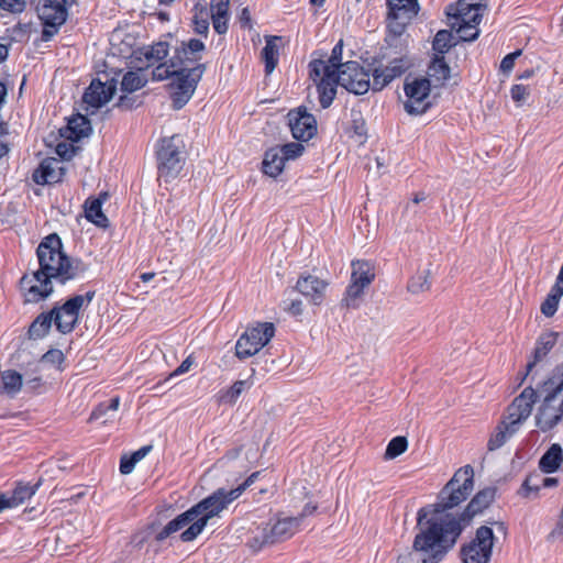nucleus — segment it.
<instances>
[{
  "mask_svg": "<svg viewBox=\"0 0 563 563\" xmlns=\"http://www.w3.org/2000/svg\"><path fill=\"white\" fill-rule=\"evenodd\" d=\"M309 77L317 86L319 102L322 109H327L333 102L336 95L338 74L330 73L322 59H313L309 63Z\"/></svg>",
  "mask_w": 563,
  "mask_h": 563,
  "instance_id": "nucleus-13",
  "label": "nucleus"
},
{
  "mask_svg": "<svg viewBox=\"0 0 563 563\" xmlns=\"http://www.w3.org/2000/svg\"><path fill=\"white\" fill-rule=\"evenodd\" d=\"M184 140L179 134L164 137L157 150V167L161 177H176L183 169Z\"/></svg>",
  "mask_w": 563,
  "mask_h": 563,
  "instance_id": "nucleus-8",
  "label": "nucleus"
},
{
  "mask_svg": "<svg viewBox=\"0 0 563 563\" xmlns=\"http://www.w3.org/2000/svg\"><path fill=\"white\" fill-rule=\"evenodd\" d=\"M135 464L136 462L131 457V455H124L120 461V472L124 475L130 474L133 471Z\"/></svg>",
  "mask_w": 563,
  "mask_h": 563,
  "instance_id": "nucleus-58",
  "label": "nucleus"
},
{
  "mask_svg": "<svg viewBox=\"0 0 563 563\" xmlns=\"http://www.w3.org/2000/svg\"><path fill=\"white\" fill-rule=\"evenodd\" d=\"M0 8L11 13H20L25 9V0H0Z\"/></svg>",
  "mask_w": 563,
  "mask_h": 563,
  "instance_id": "nucleus-54",
  "label": "nucleus"
},
{
  "mask_svg": "<svg viewBox=\"0 0 563 563\" xmlns=\"http://www.w3.org/2000/svg\"><path fill=\"white\" fill-rule=\"evenodd\" d=\"M91 131L90 121L81 114L73 115L67 123L63 136L66 139L78 141L84 136H87Z\"/></svg>",
  "mask_w": 563,
  "mask_h": 563,
  "instance_id": "nucleus-27",
  "label": "nucleus"
},
{
  "mask_svg": "<svg viewBox=\"0 0 563 563\" xmlns=\"http://www.w3.org/2000/svg\"><path fill=\"white\" fill-rule=\"evenodd\" d=\"M230 0H212L210 4L211 19L228 18Z\"/></svg>",
  "mask_w": 563,
  "mask_h": 563,
  "instance_id": "nucleus-51",
  "label": "nucleus"
},
{
  "mask_svg": "<svg viewBox=\"0 0 563 563\" xmlns=\"http://www.w3.org/2000/svg\"><path fill=\"white\" fill-rule=\"evenodd\" d=\"M285 309L294 316L301 314L302 302L301 300H291L290 303L287 305Z\"/></svg>",
  "mask_w": 563,
  "mask_h": 563,
  "instance_id": "nucleus-63",
  "label": "nucleus"
},
{
  "mask_svg": "<svg viewBox=\"0 0 563 563\" xmlns=\"http://www.w3.org/2000/svg\"><path fill=\"white\" fill-rule=\"evenodd\" d=\"M56 153L64 159H70L75 154V150L66 143H59L56 146Z\"/></svg>",
  "mask_w": 563,
  "mask_h": 563,
  "instance_id": "nucleus-59",
  "label": "nucleus"
},
{
  "mask_svg": "<svg viewBox=\"0 0 563 563\" xmlns=\"http://www.w3.org/2000/svg\"><path fill=\"white\" fill-rule=\"evenodd\" d=\"M474 488V470L471 465L459 468L438 495V500L428 509L430 518H443L452 515L450 509L465 501ZM429 519V517H427Z\"/></svg>",
  "mask_w": 563,
  "mask_h": 563,
  "instance_id": "nucleus-4",
  "label": "nucleus"
},
{
  "mask_svg": "<svg viewBox=\"0 0 563 563\" xmlns=\"http://www.w3.org/2000/svg\"><path fill=\"white\" fill-rule=\"evenodd\" d=\"M275 327L272 322H258L249 327L235 344V355L244 360L260 352L274 336Z\"/></svg>",
  "mask_w": 563,
  "mask_h": 563,
  "instance_id": "nucleus-10",
  "label": "nucleus"
},
{
  "mask_svg": "<svg viewBox=\"0 0 563 563\" xmlns=\"http://www.w3.org/2000/svg\"><path fill=\"white\" fill-rule=\"evenodd\" d=\"M300 528V518L284 517L271 519L250 529L247 547L253 552H260L266 547L291 538Z\"/></svg>",
  "mask_w": 563,
  "mask_h": 563,
  "instance_id": "nucleus-7",
  "label": "nucleus"
},
{
  "mask_svg": "<svg viewBox=\"0 0 563 563\" xmlns=\"http://www.w3.org/2000/svg\"><path fill=\"white\" fill-rule=\"evenodd\" d=\"M372 77H373L372 89L374 91L382 90L384 87H386L390 82L389 79L386 77V75H384V71H382V69L379 67H376L372 70Z\"/></svg>",
  "mask_w": 563,
  "mask_h": 563,
  "instance_id": "nucleus-52",
  "label": "nucleus"
},
{
  "mask_svg": "<svg viewBox=\"0 0 563 563\" xmlns=\"http://www.w3.org/2000/svg\"><path fill=\"white\" fill-rule=\"evenodd\" d=\"M278 37H272L266 41V45L262 51V57L265 63V73L269 75L278 63V47L275 40Z\"/></svg>",
  "mask_w": 563,
  "mask_h": 563,
  "instance_id": "nucleus-35",
  "label": "nucleus"
},
{
  "mask_svg": "<svg viewBox=\"0 0 563 563\" xmlns=\"http://www.w3.org/2000/svg\"><path fill=\"white\" fill-rule=\"evenodd\" d=\"M278 150L280 151V153L283 155L282 158L285 161H289V159H296L299 156H301L305 151V146L300 143L291 142V143H287L280 147H278Z\"/></svg>",
  "mask_w": 563,
  "mask_h": 563,
  "instance_id": "nucleus-49",
  "label": "nucleus"
},
{
  "mask_svg": "<svg viewBox=\"0 0 563 563\" xmlns=\"http://www.w3.org/2000/svg\"><path fill=\"white\" fill-rule=\"evenodd\" d=\"M205 70L206 66L198 64L192 68L180 67L179 70L176 71L169 84L175 109L183 108L190 100Z\"/></svg>",
  "mask_w": 563,
  "mask_h": 563,
  "instance_id": "nucleus-9",
  "label": "nucleus"
},
{
  "mask_svg": "<svg viewBox=\"0 0 563 563\" xmlns=\"http://www.w3.org/2000/svg\"><path fill=\"white\" fill-rule=\"evenodd\" d=\"M194 364V358L189 355L186 360L181 362V364L170 374V376H178L187 373L191 365Z\"/></svg>",
  "mask_w": 563,
  "mask_h": 563,
  "instance_id": "nucleus-60",
  "label": "nucleus"
},
{
  "mask_svg": "<svg viewBox=\"0 0 563 563\" xmlns=\"http://www.w3.org/2000/svg\"><path fill=\"white\" fill-rule=\"evenodd\" d=\"M519 427L516 426V422L510 421L508 418H504L495 431L492 433L488 442L487 449L489 451H495L501 448L510 438H512L518 431Z\"/></svg>",
  "mask_w": 563,
  "mask_h": 563,
  "instance_id": "nucleus-24",
  "label": "nucleus"
},
{
  "mask_svg": "<svg viewBox=\"0 0 563 563\" xmlns=\"http://www.w3.org/2000/svg\"><path fill=\"white\" fill-rule=\"evenodd\" d=\"M1 380L3 384V390L10 396H15L22 387V375L16 371L8 369L2 372Z\"/></svg>",
  "mask_w": 563,
  "mask_h": 563,
  "instance_id": "nucleus-34",
  "label": "nucleus"
},
{
  "mask_svg": "<svg viewBox=\"0 0 563 563\" xmlns=\"http://www.w3.org/2000/svg\"><path fill=\"white\" fill-rule=\"evenodd\" d=\"M289 128L292 136L299 141H308L317 133L316 118L299 107L288 113Z\"/></svg>",
  "mask_w": 563,
  "mask_h": 563,
  "instance_id": "nucleus-19",
  "label": "nucleus"
},
{
  "mask_svg": "<svg viewBox=\"0 0 563 563\" xmlns=\"http://www.w3.org/2000/svg\"><path fill=\"white\" fill-rule=\"evenodd\" d=\"M40 268L32 275H24L21 289L26 302H38L53 292V282L62 285L82 276L87 265L79 260H70L63 252V244L56 233L46 236L36 250Z\"/></svg>",
  "mask_w": 563,
  "mask_h": 563,
  "instance_id": "nucleus-2",
  "label": "nucleus"
},
{
  "mask_svg": "<svg viewBox=\"0 0 563 563\" xmlns=\"http://www.w3.org/2000/svg\"><path fill=\"white\" fill-rule=\"evenodd\" d=\"M409 67V64L404 58H395L388 63L386 66H379L384 75L393 81L395 78L400 77L406 69Z\"/></svg>",
  "mask_w": 563,
  "mask_h": 563,
  "instance_id": "nucleus-43",
  "label": "nucleus"
},
{
  "mask_svg": "<svg viewBox=\"0 0 563 563\" xmlns=\"http://www.w3.org/2000/svg\"><path fill=\"white\" fill-rule=\"evenodd\" d=\"M453 35L451 31L440 30L434 36L432 48L434 51V55L444 56L445 53L454 45L452 43Z\"/></svg>",
  "mask_w": 563,
  "mask_h": 563,
  "instance_id": "nucleus-36",
  "label": "nucleus"
},
{
  "mask_svg": "<svg viewBox=\"0 0 563 563\" xmlns=\"http://www.w3.org/2000/svg\"><path fill=\"white\" fill-rule=\"evenodd\" d=\"M412 294H419L430 288L429 272L424 271L411 278L407 286Z\"/></svg>",
  "mask_w": 563,
  "mask_h": 563,
  "instance_id": "nucleus-47",
  "label": "nucleus"
},
{
  "mask_svg": "<svg viewBox=\"0 0 563 563\" xmlns=\"http://www.w3.org/2000/svg\"><path fill=\"white\" fill-rule=\"evenodd\" d=\"M37 14L43 23L42 40L49 41L67 20V9L58 0H42Z\"/></svg>",
  "mask_w": 563,
  "mask_h": 563,
  "instance_id": "nucleus-15",
  "label": "nucleus"
},
{
  "mask_svg": "<svg viewBox=\"0 0 563 563\" xmlns=\"http://www.w3.org/2000/svg\"><path fill=\"white\" fill-rule=\"evenodd\" d=\"M120 405L119 397L110 399L109 402L100 404L90 415V420H98L106 416L109 411H117Z\"/></svg>",
  "mask_w": 563,
  "mask_h": 563,
  "instance_id": "nucleus-48",
  "label": "nucleus"
},
{
  "mask_svg": "<svg viewBox=\"0 0 563 563\" xmlns=\"http://www.w3.org/2000/svg\"><path fill=\"white\" fill-rule=\"evenodd\" d=\"M152 445H144L142 448H140L139 450H136L135 452H133L131 454V457L137 463L140 462L141 460H143L152 450Z\"/></svg>",
  "mask_w": 563,
  "mask_h": 563,
  "instance_id": "nucleus-62",
  "label": "nucleus"
},
{
  "mask_svg": "<svg viewBox=\"0 0 563 563\" xmlns=\"http://www.w3.org/2000/svg\"><path fill=\"white\" fill-rule=\"evenodd\" d=\"M521 55V51L518 49L514 53H510L508 55H506L501 63H500V69L504 71V73H508L510 71L512 68H514V65H515V60L518 56Z\"/></svg>",
  "mask_w": 563,
  "mask_h": 563,
  "instance_id": "nucleus-57",
  "label": "nucleus"
},
{
  "mask_svg": "<svg viewBox=\"0 0 563 563\" xmlns=\"http://www.w3.org/2000/svg\"><path fill=\"white\" fill-rule=\"evenodd\" d=\"M143 55L148 64L153 65L163 60L168 55V44L166 42H158L144 48Z\"/></svg>",
  "mask_w": 563,
  "mask_h": 563,
  "instance_id": "nucleus-40",
  "label": "nucleus"
},
{
  "mask_svg": "<svg viewBox=\"0 0 563 563\" xmlns=\"http://www.w3.org/2000/svg\"><path fill=\"white\" fill-rule=\"evenodd\" d=\"M375 278L374 267L366 261L352 262L351 280L361 284V286H369Z\"/></svg>",
  "mask_w": 563,
  "mask_h": 563,
  "instance_id": "nucleus-33",
  "label": "nucleus"
},
{
  "mask_svg": "<svg viewBox=\"0 0 563 563\" xmlns=\"http://www.w3.org/2000/svg\"><path fill=\"white\" fill-rule=\"evenodd\" d=\"M486 7L477 0H459L446 7L445 13L451 30L464 42L475 41L479 35L478 25Z\"/></svg>",
  "mask_w": 563,
  "mask_h": 563,
  "instance_id": "nucleus-5",
  "label": "nucleus"
},
{
  "mask_svg": "<svg viewBox=\"0 0 563 563\" xmlns=\"http://www.w3.org/2000/svg\"><path fill=\"white\" fill-rule=\"evenodd\" d=\"M245 382L244 380H238L235 382L231 388L227 391L224 399L229 402H235L236 399L240 397V395L243 393L245 388Z\"/></svg>",
  "mask_w": 563,
  "mask_h": 563,
  "instance_id": "nucleus-55",
  "label": "nucleus"
},
{
  "mask_svg": "<svg viewBox=\"0 0 563 563\" xmlns=\"http://www.w3.org/2000/svg\"><path fill=\"white\" fill-rule=\"evenodd\" d=\"M38 484L34 486L30 485H19L13 490L11 496H8V500L10 504V508L16 507L23 504L26 499H30L36 492Z\"/></svg>",
  "mask_w": 563,
  "mask_h": 563,
  "instance_id": "nucleus-39",
  "label": "nucleus"
},
{
  "mask_svg": "<svg viewBox=\"0 0 563 563\" xmlns=\"http://www.w3.org/2000/svg\"><path fill=\"white\" fill-rule=\"evenodd\" d=\"M407 100L404 102L406 112L410 115H420L431 108L430 79L426 77L407 78L404 85Z\"/></svg>",
  "mask_w": 563,
  "mask_h": 563,
  "instance_id": "nucleus-12",
  "label": "nucleus"
},
{
  "mask_svg": "<svg viewBox=\"0 0 563 563\" xmlns=\"http://www.w3.org/2000/svg\"><path fill=\"white\" fill-rule=\"evenodd\" d=\"M365 286H361V284H357L353 280H351V284L346 288L344 302L347 307L356 308L358 307V300L363 296Z\"/></svg>",
  "mask_w": 563,
  "mask_h": 563,
  "instance_id": "nucleus-46",
  "label": "nucleus"
},
{
  "mask_svg": "<svg viewBox=\"0 0 563 563\" xmlns=\"http://www.w3.org/2000/svg\"><path fill=\"white\" fill-rule=\"evenodd\" d=\"M63 361H64V354L60 350H57V349L49 350L42 356V362H45V363H52V364L58 365Z\"/></svg>",
  "mask_w": 563,
  "mask_h": 563,
  "instance_id": "nucleus-56",
  "label": "nucleus"
},
{
  "mask_svg": "<svg viewBox=\"0 0 563 563\" xmlns=\"http://www.w3.org/2000/svg\"><path fill=\"white\" fill-rule=\"evenodd\" d=\"M53 323V313H49V311L40 313L29 327V339H43L46 334H48Z\"/></svg>",
  "mask_w": 563,
  "mask_h": 563,
  "instance_id": "nucleus-31",
  "label": "nucleus"
},
{
  "mask_svg": "<svg viewBox=\"0 0 563 563\" xmlns=\"http://www.w3.org/2000/svg\"><path fill=\"white\" fill-rule=\"evenodd\" d=\"M552 288L556 289V292H559V291L563 292V265L560 268L555 284L553 285Z\"/></svg>",
  "mask_w": 563,
  "mask_h": 563,
  "instance_id": "nucleus-64",
  "label": "nucleus"
},
{
  "mask_svg": "<svg viewBox=\"0 0 563 563\" xmlns=\"http://www.w3.org/2000/svg\"><path fill=\"white\" fill-rule=\"evenodd\" d=\"M342 53H343V41L340 40L335 46L332 48L331 55L328 57V59H323V64L329 68L330 73L339 74V71L342 69Z\"/></svg>",
  "mask_w": 563,
  "mask_h": 563,
  "instance_id": "nucleus-42",
  "label": "nucleus"
},
{
  "mask_svg": "<svg viewBox=\"0 0 563 563\" xmlns=\"http://www.w3.org/2000/svg\"><path fill=\"white\" fill-rule=\"evenodd\" d=\"M108 199L107 192H101L97 198H89L85 202L86 218L98 227H107L108 218L102 212V203Z\"/></svg>",
  "mask_w": 563,
  "mask_h": 563,
  "instance_id": "nucleus-26",
  "label": "nucleus"
},
{
  "mask_svg": "<svg viewBox=\"0 0 563 563\" xmlns=\"http://www.w3.org/2000/svg\"><path fill=\"white\" fill-rule=\"evenodd\" d=\"M205 48L202 41L190 38L187 42H181L180 46L176 48L174 57L181 66L186 62L199 60Z\"/></svg>",
  "mask_w": 563,
  "mask_h": 563,
  "instance_id": "nucleus-25",
  "label": "nucleus"
},
{
  "mask_svg": "<svg viewBox=\"0 0 563 563\" xmlns=\"http://www.w3.org/2000/svg\"><path fill=\"white\" fill-rule=\"evenodd\" d=\"M195 32L199 35L207 36L209 31V12L200 10L194 18Z\"/></svg>",
  "mask_w": 563,
  "mask_h": 563,
  "instance_id": "nucleus-50",
  "label": "nucleus"
},
{
  "mask_svg": "<svg viewBox=\"0 0 563 563\" xmlns=\"http://www.w3.org/2000/svg\"><path fill=\"white\" fill-rule=\"evenodd\" d=\"M428 76L430 81H434L435 86H443L451 76V68L444 59V56L434 55L429 68Z\"/></svg>",
  "mask_w": 563,
  "mask_h": 563,
  "instance_id": "nucleus-29",
  "label": "nucleus"
},
{
  "mask_svg": "<svg viewBox=\"0 0 563 563\" xmlns=\"http://www.w3.org/2000/svg\"><path fill=\"white\" fill-rule=\"evenodd\" d=\"M537 398L538 389H534L531 386L526 387L508 407L506 418L512 422H516V426L520 428L531 415Z\"/></svg>",
  "mask_w": 563,
  "mask_h": 563,
  "instance_id": "nucleus-18",
  "label": "nucleus"
},
{
  "mask_svg": "<svg viewBox=\"0 0 563 563\" xmlns=\"http://www.w3.org/2000/svg\"><path fill=\"white\" fill-rule=\"evenodd\" d=\"M66 173L62 162L55 157L44 158L33 172L32 178L37 185L56 184Z\"/></svg>",
  "mask_w": 563,
  "mask_h": 563,
  "instance_id": "nucleus-20",
  "label": "nucleus"
},
{
  "mask_svg": "<svg viewBox=\"0 0 563 563\" xmlns=\"http://www.w3.org/2000/svg\"><path fill=\"white\" fill-rule=\"evenodd\" d=\"M511 98L518 104L523 103L530 95V90L523 85H514L510 90Z\"/></svg>",
  "mask_w": 563,
  "mask_h": 563,
  "instance_id": "nucleus-53",
  "label": "nucleus"
},
{
  "mask_svg": "<svg viewBox=\"0 0 563 563\" xmlns=\"http://www.w3.org/2000/svg\"><path fill=\"white\" fill-rule=\"evenodd\" d=\"M495 537L492 528L482 526L476 530L474 539L461 549L464 563H489Z\"/></svg>",
  "mask_w": 563,
  "mask_h": 563,
  "instance_id": "nucleus-14",
  "label": "nucleus"
},
{
  "mask_svg": "<svg viewBox=\"0 0 563 563\" xmlns=\"http://www.w3.org/2000/svg\"><path fill=\"white\" fill-rule=\"evenodd\" d=\"M146 81L139 71H128L122 78L121 90L128 93L134 92L144 87Z\"/></svg>",
  "mask_w": 563,
  "mask_h": 563,
  "instance_id": "nucleus-37",
  "label": "nucleus"
},
{
  "mask_svg": "<svg viewBox=\"0 0 563 563\" xmlns=\"http://www.w3.org/2000/svg\"><path fill=\"white\" fill-rule=\"evenodd\" d=\"M241 496V489H225L219 488L210 496L206 497L195 506H192L198 519L194 525H190L185 531H183L180 539L184 542H190L195 540L205 529L209 519L218 516L224 510L229 504Z\"/></svg>",
  "mask_w": 563,
  "mask_h": 563,
  "instance_id": "nucleus-6",
  "label": "nucleus"
},
{
  "mask_svg": "<svg viewBox=\"0 0 563 563\" xmlns=\"http://www.w3.org/2000/svg\"><path fill=\"white\" fill-rule=\"evenodd\" d=\"M213 29L219 34H224L228 31V18L212 19Z\"/></svg>",
  "mask_w": 563,
  "mask_h": 563,
  "instance_id": "nucleus-61",
  "label": "nucleus"
},
{
  "mask_svg": "<svg viewBox=\"0 0 563 563\" xmlns=\"http://www.w3.org/2000/svg\"><path fill=\"white\" fill-rule=\"evenodd\" d=\"M562 296L563 292H556V289L551 288V291L541 303V312L548 318L554 316V313L558 311L559 302Z\"/></svg>",
  "mask_w": 563,
  "mask_h": 563,
  "instance_id": "nucleus-44",
  "label": "nucleus"
},
{
  "mask_svg": "<svg viewBox=\"0 0 563 563\" xmlns=\"http://www.w3.org/2000/svg\"><path fill=\"white\" fill-rule=\"evenodd\" d=\"M194 508L191 507L187 511L180 514L175 519L169 521L164 529L157 534L158 540H164L167 537H169L172 533L185 528L190 525H194L195 521L198 519L197 514L195 512Z\"/></svg>",
  "mask_w": 563,
  "mask_h": 563,
  "instance_id": "nucleus-28",
  "label": "nucleus"
},
{
  "mask_svg": "<svg viewBox=\"0 0 563 563\" xmlns=\"http://www.w3.org/2000/svg\"><path fill=\"white\" fill-rule=\"evenodd\" d=\"M114 92L115 84L113 80L109 85L100 80H92L86 89L82 100L87 106L98 109L106 104L113 97Z\"/></svg>",
  "mask_w": 563,
  "mask_h": 563,
  "instance_id": "nucleus-21",
  "label": "nucleus"
},
{
  "mask_svg": "<svg viewBox=\"0 0 563 563\" xmlns=\"http://www.w3.org/2000/svg\"><path fill=\"white\" fill-rule=\"evenodd\" d=\"M282 157L283 155L278 147L266 151L262 163L264 174L271 177H277L283 172L286 162Z\"/></svg>",
  "mask_w": 563,
  "mask_h": 563,
  "instance_id": "nucleus-30",
  "label": "nucleus"
},
{
  "mask_svg": "<svg viewBox=\"0 0 563 563\" xmlns=\"http://www.w3.org/2000/svg\"><path fill=\"white\" fill-rule=\"evenodd\" d=\"M387 4L388 27L394 34L400 35L406 24L418 14V0H387Z\"/></svg>",
  "mask_w": 563,
  "mask_h": 563,
  "instance_id": "nucleus-17",
  "label": "nucleus"
},
{
  "mask_svg": "<svg viewBox=\"0 0 563 563\" xmlns=\"http://www.w3.org/2000/svg\"><path fill=\"white\" fill-rule=\"evenodd\" d=\"M369 71H366L357 62L350 60L342 65L338 74L340 86L354 95H364L371 88Z\"/></svg>",
  "mask_w": 563,
  "mask_h": 563,
  "instance_id": "nucleus-16",
  "label": "nucleus"
},
{
  "mask_svg": "<svg viewBox=\"0 0 563 563\" xmlns=\"http://www.w3.org/2000/svg\"><path fill=\"white\" fill-rule=\"evenodd\" d=\"M328 284L317 276H301L296 284V290L311 303L320 305L324 298Z\"/></svg>",
  "mask_w": 563,
  "mask_h": 563,
  "instance_id": "nucleus-22",
  "label": "nucleus"
},
{
  "mask_svg": "<svg viewBox=\"0 0 563 563\" xmlns=\"http://www.w3.org/2000/svg\"><path fill=\"white\" fill-rule=\"evenodd\" d=\"M542 479L544 477L540 473L530 474L522 483L520 494L526 498H531L532 495L536 497L540 488L543 487Z\"/></svg>",
  "mask_w": 563,
  "mask_h": 563,
  "instance_id": "nucleus-38",
  "label": "nucleus"
},
{
  "mask_svg": "<svg viewBox=\"0 0 563 563\" xmlns=\"http://www.w3.org/2000/svg\"><path fill=\"white\" fill-rule=\"evenodd\" d=\"M496 488L479 490L463 512L443 518H429L428 510L419 509L417 516L418 532L412 542L409 558L415 563H440L455 545L471 520L483 512L495 500Z\"/></svg>",
  "mask_w": 563,
  "mask_h": 563,
  "instance_id": "nucleus-1",
  "label": "nucleus"
},
{
  "mask_svg": "<svg viewBox=\"0 0 563 563\" xmlns=\"http://www.w3.org/2000/svg\"><path fill=\"white\" fill-rule=\"evenodd\" d=\"M180 68V64L177 62V59L173 56L168 64H161L153 70V78L156 80H164L167 78H174L176 71H178Z\"/></svg>",
  "mask_w": 563,
  "mask_h": 563,
  "instance_id": "nucleus-41",
  "label": "nucleus"
},
{
  "mask_svg": "<svg viewBox=\"0 0 563 563\" xmlns=\"http://www.w3.org/2000/svg\"><path fill=\"white\" fill-rule=\"evenodd\" d=\"M408 448V441L405 437L391 439L385 451V459L393 460L402 454Z\"/></svg>",
  "mask_w": 563,
  "mask_h": 563,
  "instance_id": "nucleus-45",
  "label": "nucleus"
},
{
  "mask_svg": "<svg viewBox=\"0 0 563 563\" xmlns=\"http://www.w3.org/2000/svg\"><path fill=\"white\" fill-rule=\"evenodd\" d=\"M563 462V451L559 444H552L539 461V467L543 473L555 472Z\"/></svg>",
  "mask_w": 563,
  "mask_h": 563,
  "instance_id": "nucleus-32",
  "label": "nucleus"
},
{
  "mask_svg": "<svg viewBox=\"0 0 563 563\" xmlns=\"http://www.w3.org/2000/svg\"><path fill=\"white\" fill-rule=\"evenodd\" d=\"M93 297L95 291H88L85 295H76L60 307H54L49 310V313H53V322L57 331L63 334L70 333L78 322L79 310L84 306H88Z\"/></svg>",
  "mask_w": 563,
  "mask_h": 563,
  "instance_id": "nucleus-11",
  "label": "nucleus"
},
{
  "mask_svg": "<svg viewBox=\"0 0 563 563\" xmlns=\"http://www.w3.org/2000/svg\"><path fill=\"white\" fill-rule=\"evenodd\" d=\"M538 397L542 400L536 415V424L545 432L563 422V362L538 385Z\"/></svg>",
  "mask_w": 563,
  "mask_h": 563,
  "instance_id": "nucleus-3",
  "label": "nucleus"
},
{
  "mask_svg": "<svg viewBox=\"0 0 563 563\" xmlns=\"http://www.w3.org/2000/svg\"><path fill=\"white\" fill-rule=\"evenodd\" d=\"M559 333L558 332H544L542 333L536 343L533 360L529 361L526 368V374L521 379H523L532 372L533 367L538 362H540L547 354L554 347L558 341Z\"/></svg>",
  "mask_w": 563,
  "mask_h": 563,
  "instance_id": "nucleus-23",
  "label": "nucleus"
}]
</instances>
